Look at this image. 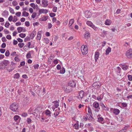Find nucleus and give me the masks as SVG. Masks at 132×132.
I'll return each instance as SVG.
<instances>
[{
  "label": "nucleus",
  "instance_id": "4468645a",
  "mask_svg": "<svg viewBox=\"0 0 132 132\" xmlns=\"http://www.w3.org/2000/svg\"><path fill=\"white\" fill-rule=\"evenodd\" d=\"M99 54V53L98 52H95L94 57L95 62H97Z\"/></svg>",
  "mask_w": 132,
  "mask_h": 132
},
{
  "label": "nucleus",
  "instance_id": "58836bf2",
  "mask_svg": "<svg viewBox=\"0 0 132 132\" xmlns=\"http://www.w3.org/2000/svg\"><path fill=\"white\" fill-rule=\"evenodd\" d=\"M10 54L9 51L8 50H7L5 53V55L6 56L8 57L9 55Z\"/></svg>",
  "mask_w": 132,
  "mask_h": 132
},
{
  "label": "nucleus",
  "instance_id": "1a4fd4ad",
  "mask_svg": "<svg viewBox=\"0 0 132 132\" xmlns=\"http://www.w3.org/2000/svg\"><path fill=\"white\" fill-rule=\"evenodd\" d=\"M85 17L86 18H90L91 16V13L88 11H86L85 12Z\"/></svg>",
  "mask_w": 132,
  "mask_h": 132
},
{
  "label": "nucleus",
  "instance_id": "a18cd8bd",
  "mask_svg": "<svg viewBox=\"0 0 132 132\" xmlns=\"http://www.w3.org/2000/svg\"><path fill=\"white\" fill-rule=\"evenodd\" d=\"M12 4L14 6H15L18 5V3L16 1H14L12 2Z\"/></svg>",
  "mask_w": 132,
  "mask_h": 132
},
{
  "label": "nucleus",
  "instance_id": "09e8293b",
  "mask_svg": "<svg viewBox=\"0 0 132 132\" xmlns=\"http://www.w3.org/2000/svg\"><path fill=\"white\" fill-rule=\"evenodd\" d=\"M103 98V97H101V96H98L97 97V99L99 101H101L102 99Z\"/></svg>",
  "mask_w": 132,
  "mask_h": 132
},
{
  "label": "nucleus",
  "instance_id": "20e7f679",
  "mask_svg": "<svg viewBox=\"0 0 132 132\" xmlns=\"http://www.w3.org/2000/svg\"><path fill=\"white\" fill-rule=\"evenodd\" d=\"M93 106L95 108L98 109H97L95 110L96 111L98 112L99 111V109H100L99 105L98 103L97 102H95L93 104Z\"/></svg>",
  "mask_w": 132,
  "mask_h": 132
},
{
  "label": "nucleus",
  "instance_id": "f3484780",
  "mask_svg": "<svg viewBox=\"0 0 132 132\" xmlns=\"http://www.w3.org/2000/svg\"><path fill=\"white\" fill-rule=\"evenodd\" d=\"M36 31H35V30H34L32 31L31 34L30 35V36L31 37V39H33L35 37V36L36 35Z\"/></svg>",
  "mask_w": 132,
  "mask_h": 132
},
{
  "label": "nucleus",
  "instance_id": "9b49d317",
  "mask_svg": "<svg viewBox=\"0 0 132 132\" xmlns=\"http://www.w3.org/2000/svg\"><path fill=\"white\" fill-rule=\"evenodd\" d=\"M100 106L103 108V110L105 111H108L109 110V108L107 106H106L102 103H100Z\"/></svg>",
  "mask_w": 132,
  "mask_h": 132
},
{
  "label": "nucleus",
  "instance_id": "c03bdc74",
  "mask_svg": "<svg viewBox=\"0 0 132 132\" xmlns=\"http://www.w3.org/2000/svg\"><path fill=\"white\" fill-rule=\"evenodd\" d=\"M60 112H57L54 113V116L56 117H57L59 114Z\"/></svg>",
  "mask_w": 132,
  "mask_h": 132
},
{
  "label": "nucleus",
  "instance_id": "338daca9",
  "mask_svg": "<svg viewBox=\"0 0 132 132\" xmlns=\"http://www.w3.org/2000/svg\"><path fill=\"white\" fill-rule=\"evenodd\" d=\"M2 41L3 42H6L7 41V40L5 37H4L2 38Z\"/></svg>",
  "mask_w": 132,
  "mask_h": 132
},
{
  "label": "nucleus",
  "instance_id": "f8f14e48",
  "mask_svg": "<svg viewBox=\"0 0 132 132\" xmlns=\"http://www.w3.org/2000/svg\"><path fill=\"white\" fill-rule=\"evenodd\" d=\"M42 4L43 5V7H45L47 6L48 4L46 0H42Z\"/></svg>",
  "mask_w": 132,
  "mask_h": 132
},
{
  "label": "nucleus",
  "instance_id": "2eb2a0df",
  "mask_svg": "<svg viewBox=\"0 0 132 132\" xmlns=\"http://www.w3.org/2000/svg\"><path fill=\"white\" fill-rule=\"evenodd\" d=\"M122 69L124 70H127L128 67V66L126 65L125 64H121L120 65Z\"/></svg>",
  "mask_w": 132,
  "mask_h": 132
},
{
  "label": "nucleus",
  "instance_id": "4d7b16f0",
  "mask_svg": "<svg viewBox=\"0 0 132 132\" xmlns=\"http://www.w3.org/2000/svg\"><path fill=\"white\" fill-rule=\"evenodd\" d=\"M37 13H36L35 12L33 13L31 15V17L32 18H34L36 16Z\"/></svg>",
  "mask_w": 132,
  "mask_h": 132
},
{
  "label": "nucleus",
  "instance_id": "393cba45",
  "mask_svg": "<svg viewBox=\"0 0 132 132\" xmlns=\"http://www.w3.org/2000/svg\"><path fill=\"white\" fill-rule=\"evenodd\" d=\"M111 49L110 47H109L106 50V55H108L109 54V53L111 52Z\"/></svg>",
  "mask_w": 132,
  "mask_h": 132
},
{
  "label": "nucleus",
  "instance_id": "7ed1b4c3",
  "mask_svg": "<svg viewBox=\"0 0 132 132\" xmlns=\"http://www.w3.org/2000/svg\"><path fill=\"white\" fill-rule=\"evenodd\" d=\"M101 85L100 82H95L93 84L92 86L93 87H94L95 89L98 90L100 89Z\"/></svg>",
  "mask_w": 132,
  "mask_h": 132
},
{
  "label": "nucleus",
  "instance_id": "ddd939ff",
  "mask_svg": "<svg viewBox=\"0 0 132 132\" xmlns=\"http://www.w3.org/2000/svg\"><path fill=\"white\" fill-rule=\"evenodd\" d=\"M48 12V11L46 9H40L39 11V14H41L42 13L45 14L47 13Z\"/></svg>",
  "mask_w": 132,
  "mask_h": 132
},
{
  "label": "nucleus",
  "instance_id": "f704fd0d",
  "mask_svg": "<svg viewBox=\"0 0 132 132\" xmlns=\"http://www.w3.org/2000/svg\"><path fill=\"white\" fill-rule=\"evenodd\" d=\"M9 10L10 13L12 14H14V10L10 7H9Z\"/></svg>",
  "mask_w": 132,
  "mask_h": 132
},
{
  "label": "nucleus",
  "instance_id": "5701e85b",
  "mask_svg": "<svg viewBox=\"0 0 132 132\" xmlns=\"http://www.w3.org/2000/svg\"><path fill=\"white\" fill-rule=\"evenodd\" d=\"M103 118L102 117H98V120L97 121L100 123H103L104 122H103V123L102 122H103Z\"/></svg>",
  "mask_w": 132,
  "mask_h": 132
},
{
  "label": "nucleus",
  "instance_id": "c756f323",
  "mask_svg": "<svg viewBox=\"0 0 132 132\" xmlns=\"http://www.w3.org/2000/svg\"><path fill=\"white\" fill-rule=\"evenodd\" d=\"M86 24L87 25L91 27L92 25L93 24L91 21H87L86 22Z\"/></svg>",
  "mask_w": 132,
  "mask_h": 132
},
{
  "label": "nucleus",
  "instance_id": "4c0bfd02",
  "mask_svg": "<svg viewBox=\"0 0 132 132\" xmlns=\"http://www.w3.org/2000/svg\"><path fill=\"white\" fill-rule=\"evenodd\" d=\"M20 77V75L18 73H16L14 75V78L18 79Z\"/></svg>",
  "mask_w": 132,
  "mask_h": 132
},
{
  "label": "nucleus",
  "instance_id": "0e129e2a",
  "mask_svg": "<svg viewBox=\"0 0 132 132\" xmlns=\"http://www.w3.org/2000/svg\"><path fill=\"white\" fill-rule=\"evenodd\" d=\"M6 46V45L5 43H3L1 45V47L2 48H4Z\"/></svg>",
  "mask_w": 132,
  "mask_h": 132
},
{
  "label": "nucleus",
  "instance_id": "13d9d810",
  "mask_svg": "<svg viewBox=\"0 0 132 132\" xmlns=\"http://www.w3.org/2000/svg\"><path fill=\"white\" fill-rule=\"evenodd\" d=\"M18 20V19L16 17V16H14V19H13L12 21L14 22H15Z\"/></svg>",
  "mask_w": 132,
  "mask_h": 132
},
{
  "label": "nucleus",
  "instance_id": "cd10ccee",
  "mask_svg": "<svg viewBox=\"0 0 132 132\" xmlns=\"http://www.w3.org/2000/svg\"><path fill=\"white\" fill-rule=\"evenodd\" d=\"M51 112L48 110H47L46 112V115L48 116L49 117L51 116L50 115Z\"/></svg>",
  "mask_w": 132,
  "mask_h": 132
},
{
  "label": "nucleus",
  "instance_id": "79ce46f5",
  "mask_svg": "<svg viewBox=\"0 0 132 132\" xmlns=\"http://www.w3.org/2000/svg\"><path fill=\"white\" fill-rule=\"evenodd\" d=\"M74 127L75 129H77L79 127V124L78 123L75 124L74 125Z\"/></svg>",
  "mask_w": 132,
  "mask_h": 132
},
{
  "label": "nucleus",
  "instance_id": "e2e57ef3",
  "mask_svg": "<svg viewBox=\"0 0 132 132\" xmlns=\"http://www.w3.org/2000/svg\"><path fill=\"white\" fill-rule=\"evenodd\" d=\"M6 38L8 39H11V36L10 35H7L6 36Z\"/></svg>",
  "mask_w": 132,
  "mask_h": 132
},
{
  "label": "nucleus",
  "instance_id": "3c124183",
  "mask_svg": "<svg viewBox=\"0 0 132 132\" xmlns=\"http://www.w3.org/2000/svg\"><path fill=\"white\" fill-rule=\"evenodd\" d=\"M50 15L51 17H53L55 15V14L54 13H51L50 14Z\"/></svg>",
  "mask_w": 132,
  "mask_h": 132
},
{
  "label": "nucleus",
  "instance_id": "6ab92c4d",
  "mask_svg": "<svg viewBox=\"0 0 132 132\" xmlns=\"http://www.w3.org/2000/svg\"><path fill=\"white\" fill-rule=\"evenodd\" d=\"M120 110L118 109H114L113 110V113H114L116 115H118L120 113Z\"/></svg>",
  "mask_w": 132,
  "mask_h": 132
},
{
  "label": "nucleus",
  "instance_id": "774afa93",
  "mask_svg": "<svg viewBox=\"0 0 132 132\" xmlns=\"http://www.w3.org/2000/svg\"><path fill=\"white\" fill-rule=\"evenodd\" d=\"M15 61L17 62H19L20 61V60L18 57H15L14 58Z\"/></svg>",
  "mask_w": 132,
  "mask_h": 132
},
{
  "label": "nucleus",
  "instance_id": "6e6d98bb",
  "mask_svg": "<svg viewBox=\"0 0 132 132\" xmlns=\"http://www.w3.org/2000/svg\"><path fill=\"white\" fill-rule=\"evenodd\" d=\"M122 105L123 107H125L127 106V105L126 103L123 102L122 103Z\"/></svg>",
  "mask_w": 132,
  "mask_h": 132
},
{
  "label": "nucleus",
  "instance_id": "a878e982",
  "mask_svg": "<svg viewBox=\"0 0 132 132\" xmlns=\"http://www.w3.org/2000/svg\"><path fill=\"white\" fill-rule=\"evenodd\" d=\"M111 23V21L108 19L106 20L105 22V24L107 25H110Z\"/></svg>",
  "mask_w": 132,
  "mask_h": 132
},
{
  "label": "nucleus",
  "instance_id": "39448f33",
  "mask_svg": "<svg viewBox=\"0 0 132 132\" xmlns=\"http://www.w3.org/2000/svg\"><path fill=\"white\" fill-rule=\"evenodd\" d=\"M132 55V49H130L127 50L126 53V55L127 57L129 58L131 57Z\"/></svg>",
  "mask_w": 132,
  "mask_h": 132
},
{
  "label": "nucleus",
  "instance_id": "de8ad7c7",
  "mask_svg": "<svg viewBox=\"0 0 132 132\" xmlns=\"http://www.w3.org/2000/svg\"><path fill=\"white\" fill-rule=\"evenodd\" d=\"M129 80L130 81L132 80V76L131 75H128V76Z\"/></svg>",
  "mask_w": 132,
  "mask_h": 132
},
{
  "label": "nucleus",
  "instance_id": "49530a36",
  "mask_svg": "<svg viewBox=\"0 0 132 132\" xmlns=\"http://www.w3.org/2000/svg\"><path fill=\"white\" fill-rule=\"evenodd\" d=\"M57 8L56 7L54 6L53 9V12H56Z\"/></svg>",
  "mask_w": 132,
  "mask_h": 132
},
{
  "label": "nucleus",
  "instance_id": "b1692460",
  "mask_svg": "<svg viewBox=\"0 0 132 132\" xmlns=\"http://www.w3.org/2000/svg\"><path fill=\"white\" fill-rule=\"evenodd\" d=\"M53 103H54L55 104V106L56 108H57L59 106V102L57 101H55L53 102Z\"/></svg>",
  "mask_w": 132,
  "mask_h": 132
},
{
  "label": "nucleus",
  "instance_id": "c85d7f7f",
  "mask_svg": "<svg viewBox=\"0 0 132 132\" xmlns=\"http://www.w3.org/2000/svg\"><path fill=\"white\" fill-rule=\"evenodd\" d=\"M65 72V70L64 67H62L60 71V73L61 74H64Z\"/></svg>",
  "mask_w": 132,
  "mask_h": 132
},
{
  "label": "nucleus",
  "instance_id": "423d86ee",
  "mask_svg": "<svg viewBox=\"0 0 132 132\" xmlns=\"http://www.w3.org/2000/svg\"><path fill=\"white\" fill-rule=\"evenodd\" d=\"M10 63V61L8 60H4L1 62V64L2 66L4 65L5 66H6Z\"/></svg>",
  "mask_w": 132,
  "mask_h": 132
},
{
  "label": "nucleus",
  "instance_id": "f257e3e1",
  "mask_svg": "<svg viewBox=\"0 0 132 132\" xmlns=\"http://www.w3.org/2000/svg\"><path fill=\"white\" fill-rule=\"evenodd\" d=\"M19 107L18 104L16 103H13L10 106V109L13 111L16 112L18 110Z\"/></svg>",
  "mask_w": 132,
  "mask_h": 132
},
{
  "label": "nucleus",
  "instance_id": "ea45409f",
  "mask_svg": "<svg viewBox=\"0 0 132 132\" xmlns=\"http://www.w3.org/2000/svg\"><path fill=\"white\" fill-rule=\"evenodd\" d=\"M10 25V23L7 21L6 22L5 25V27L7 28H8L9 27V26Z\"/></svg>",
  "mask_w": 132,
  "mask_h": 132
},
{
  "label": "nucleus",
  "instance_id": "2f4dec72",
  "mask_svg": "<svg viewBox=\"0 0 132 132\" xmlns=\"http://www.w3.org/2000/svg\"><path fill=\"white\" fill-rule=\"evenodd\" d=\"M88 112L89 113V115L91 117V118L90 120H94V119L91 116V115L92 114V113L91 111V110H88Z\"/></svg>",
  "mask_w": 132,
  "mask_h": 132
},
{
  "label": "nucleus",
  "instance_id": "864d4df0",
  "mask_svg": "<svg viewBox=\"0 0 132 132\" xmlns=\"http://www.w3.org/2000/svg\"><path fill=\"white\" fill-rule=\"evenodd\" d=\"M25 25L28 27L30 26V23L29 21H26L25 22Z\"/></svg>",
  "mask_w": 132,
  "mask_h": 132
},
{
  "label": "nucleus",
  "instance_id": "bb28decb",
  "mask_svg": "<svg viewBox=\"0 0 132 132\" xmlns=\"http://www.w3.org/2000/svg\"><path fill=\"white\" fill-rule=\"evenodd\" d=\"M29 15V13L26 11H23L22 12L23 16H28Z\"/></svg>",
  "mask_w": 132,
  "mask_h": 132
},
{
  "label": "nucleus",
  "instance_id": "aec40b11",
  "mask_svg": "<svg viewBox=\"0 0 132 132\" xmlns=\"http://www.w3.org/2000/svg\"><path fill=\"white\" fill-rule=\"evenodd\" d=\"M24 101L26 104H28L30 102V101H29V98L27 97H26L24 99Z\"/></svg>",
  "mask_w": 132,
  "mask_h": 132
},
{
  "label": "nucleus",
  "instance_id": "5fc2aeb1",
  "mask_svg": "<svg viewBox=\"0 0 132 132\" xmlns=\"http://www.w3.org/2000/svg\"><path fill=\"white\" fill-rule=\"evenodd\" d=\"M5 51V49H0V52L2 53H4Z\"/></svg>",
  "mask_w": 132,
  "mask_h": 132
},
{
  "label": "nucleus",
  "instance_id": "37998d69",
  "mask_svg": "<svg viewBox=\"0 0 132 132\" xmlns=\"http://www.w3.org/2000/svg\"><path fill=\"white\" fill-rule=\"evenodd\" d=\"M91 27L93 28L94 30L96 31H97V30L98 29V28H97L96 27H95L94 25H92V26H91Z\"/></svg>",
  "mask_w": 132,
  "mask_h": 132
},
{
  "label": "nucleus",
  "instance_id": "680f3d73",
  "mask_svg": "<svg viewBox=\"0 0 132 132\" xmlns=\"http://www.w3.org/2000/svg\"><path fill=\"white\" fill-rule=\"evenodd\" d=\"M13 18V16L12 15L10 16L8 18V20L10 21H12Z\"/></svg>",
  "mask_w": 132,
  "mask_h": 132
},
{
  "label": "nucleus",
  "instance_id": "e433bc0d",
  "mask_svg": "<svg viewBox=\"0 0 132 132\" xmlns=\"http://www.w3.org/2000/svg\"><path fill=\"white\" fill-rule=\"evenodd\" d=\"M19 36L22 38L25 37L26 36L25 34L23 33H21L19 35Z\"/></svg>",
  "mask_w": 132,
  "mask_h": 132
},
{
  "label": "nucleus",
  "instance_id": "412c9836",
  "mask_svg": "<svg viewBox=\"0 0 132 132\" xmlns=\"http://www.w3.org/2000/svg\"><path fill=\"white\" fill-rule=\"evenodd\" d=\"M41 31H39L38 33L37 36V39L38 40H39L40 39Z\"/></svg>",
  "mask_w": 132,
  "mask_h": 132
},
{
  "label": "nucleus",
  "instance_id": "f03ea898",
  "mask_svg": "<svg viewBox=\"0 0 132 132\" xmlns=\"http://www.w3.org/2000/svg\"><path fill=\"white\" fill-rule=\"evenodd\" d=\"M81 50L83 55L86 54L88 53V47L87 45H82L81 47Z\"/></svg>",
  "mask_w": 132,
  "mask_h": 132
},
{
  "label": "nucleus",
  "instance_id": "72a5a7b5",
  "mask_svg": "<svg viewBox=\"0 0 132 132\" xmlns=\"http://www.w3.org/2000/svg\"><path fill=\"white\" fill-rule=\"evenodd\" d=\"M11 63V64L10 65V66L11 67V68H14V69L15 68V65L16 64V63H13L12 62Z\"/></svg>",
  "mask_w": 132,
  "mask_h": 132
},
{
  "label": "nucleus",
  "instance_id": "a19ab883",
  "mask_svg": "<svg viewBox=\"0 0 132 132\" xmlns=\"http://www.w3.org/2000/svg\"><path fill=\"white\" fill-rule=\"evenodd\" d=\"M30 40V38L29 37L27 36L24 38V41L25 42H26L28 40Z\"/></svg>",
  "mask_w": 132,
  "mask_h": 132
},
{
  "label": "nucleus",
  "instance_id": "bf43d9fd",
  "mask_svg": "<svg viewBox=\"0 0 132 132\" xmlns=\"http://www.w3.org/2000/svg\"><path fill=\"white\" fill-rule=\"evenodd\" d=\"M47 19V18L46 16H44L42 17V20L45 21Z\"/></svg>",
  "mask_w": 132,
  "mask_h": 132
},
{
  "label": "nucleus",
  "instance_id": "4be33fe9",
  "mask_svg": "<svg viewBox=\"0 0 132 132\" xmlns=\"http://www.w3.org/2000/svg\"><path fill=\"white\" fill-rule=\"evenodd\" d=\"M33 52V51H31L29 52L27 54L26 57L27 58L29 59L31 58V53Z\"/></svg>",
  "mask_w": 132,
  "mask_h": 132
},
{
  "label": "nucleus",
  "instance_id": "603ef678",
  "mask_svg": "<svg viewBox=\"0 0 132 132\" xmlns=\"http://www.w3.org/2000/svg\"><path fill=\"white\" fill-rule=\"evenodd\" d=\"M30 5L34 9L36 7V5L34 3H31L30 4Z\"/></svg>",
  "mask_w": 132,
  "mask_h": 132
},
{
  "label": "nucleus",
  "instance_id": "0eeeda50",
  "mask_svg": "<svg viewBox=\"0 0 132 132\" xmlns=\"http://www.w3.org/2000/svg\"><path fill=\"white\" fill-rule=\"evenodd\" d=\"M84 95V92L83 90H81L79 93V95L78 97L79 98L82 99Z\"/></svg>",
  "mask_w": 132,
  "mask_h": 132
},
{
  "label": "nucleus",
  "instance_id": "473e14b6",
  "mask_svg": "<svg viewBox=\"0 0 132 132\" xmlns=\"http://www.w3.org/2000/svg\"><path fill=\"white\" fill-rule=\"evenodd\" d=\"M74 22V21L73 19H71L69 22V26H71L72 25V24Z\"/></svg>",
  "mask_w": 132,
  "mask_h": 132
},
{
  "label": "nucleus",
  "instance_id": "dca6fc26",
  "mask_svg": "<svg viewBox=\"0 0 132 132\" xmlns=\"http://www.w3.org/2000/svg\"><path fill=\"white\" fill-rule=\"evenodd\" d=\"M90 34L88 31H86L85 32V34L84 35L85 38L88 39L90 37Z\"/></svg>",
  "mask_w": 132,
  "mask_h": 132
},
{
  "label": "nucleus",
  "instance_id": "c9c22d12",
  "mask_svg": "<svg viewBox=\"0 0 132 132\" xmlns=\"http://www.w3.org/2000/svg\"><path fill=\"white\" fill-rule=\"evenodd\" d=\"M24 44L23 43H20L18 44V46L20 48H22L24 46Z\"/></svg>",
  "mask_w": 132,
  "mask_h": 132
},
{
  "label": "nucleus",
  "instance_id": "8fccbe9b",
  "mask_svg": "<svg viewBox=\"0 0 132 132\" xmlns=\"http://www.w3.org/2000/svg\"><path fill=\"white\" fill-rule=\"evenodd\" d=\"M39 65L38 64H37L35 65L34 66V68L35 69H38L39 67Z\"/></svg>",
  "mask_w": 132,
  "mask_h": 132
},
{
  "label": "nucleus",
  "instance_id": "7c9ffc66",
  "mask_svg": "<svg viewBox=\"0 0 132 132\" xmlns=\"http://www.w3.org/2000/svg\"><path fill=\"white\" fill-rule=\"evenodd\" d=\"M23 30V28L22 27H19L17 28V30L19 33H20Z\"/></svg>",
  "mask_w": 132,
  "mask_h": 132
},
{
  "label": "nucleus",
  "instance_id": "69168bd1",
  "mask_svg": "<svg viewBox=\"0 0 132 132\" xmlns=\"http://www.w3.org/2000/svg\"><path fill=\"white\" fill-rule=\"evenodd\" d=\"M56 68L58 70H60L61 69V66L60 65L58 64L56 67Z\"/></svg>",
  "mask_w": 132,
  "mask_h": 132
},
{
  "label": "nucleus",
  "instance_id": "6e6552de",
  "mask_svg": "<svg viewBox=\"0 0 132 132\" xmlns=\"http://www.w3.org/2000/svg\"><path fill=\"white\" fill-rule=\"evenodd\" d=\"M76 84L74 81H70L68 83V86L72 87H74L75 86Z\"/></svg>",
  "mask_w": 132,
  "mask_h": 132
},
{
  "label": "nucleus",
  "instance_id": "052dcab7",
  "mask_svg": "<svg viewBox=\"0 0 132 132\" xmlns=\"http://www.w3.org/2000/svg\"><path fill=\"white\" fill-rule=\"evenodd\" d=\"M21 13L20 12H16V13L15 15L17 16H18V17H19L21 15Z\"/></svg>",
  "mask_w": 132,
  "mask_h": 132
},
{
  "label": "nucleus",
  "instance_id": "a211bd4d",
  "mask_svg": "<svg viewBox=\"0 0 132 132\" xmlns=\"http://www.w3.org/2000/svg\"><path fill=\"white\" fill-rule=\"evenodd\" d=\"M63 89L64 91L66 93H69L72 91L71 89H69L65 87H64Z\"/></svg>",
  "mask_w": 132,
  "mask_h": 132
},
{
  "label": "nucleus",
  "instance_id": "9d476101",
  "mask_svg": "<svg viewBox=\"0 0 132 132\" xmlns=\"http://www.w3.org/2000/svg\"><path fill=\"white\" fill-rule=\"evenodd\" d=\"M14 120L17 122H19L21 119L20 117L18 115H15L14 117Z\"/></svg>",
  "mask_w": 132,
  "mask_h": 132
}]
</instances>
